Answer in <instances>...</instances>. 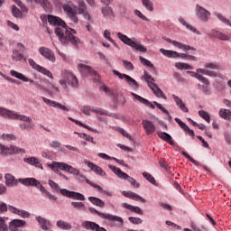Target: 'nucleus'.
Listing matches in <instances>:
<instances>
[{
    "label": "nucleus",
    "instance_id": "f257e3e1",
    "mask_svg": "<svg viewBox=\"0 0 231 231\" xmlns=\"http://www.w3.org/2000/svg\"><path fill=\"white\" fill-rule=\"evenodd\" d=\"M54 32L61 44H69V42L73 46H79L80 44V39L75 36L77 35V31L68 27V25H64L61 28H55Z\"/></svg>",
    "mask_w": 231,
    "mask_h": 231
},
{
    "label": "nucleus",
    "instance_id": "f03ea898",
    "mask_svg": "<svg viewBox=\"0 0 231 231\" xmlns=\"http://www.w3.org/2000/svg\"><path fill=\"white\" fill-rule=\"evenodd\" d=\"M61 79L59 84L65 91H69V88L72 89H79V79L71 72V70L62 69L60 72Z\"/></svg>",
    "mask_w": 231,
    "mask_h": 231
},
{
    "label": "nucleus",
    "instance_id": "7ed1b4c3",
    "mask_svg": "<svg viewBox=\"0 0 231 231\" xmlns=\"http://www.w3.org/2000/svg\"><path fill=\"white\" fill-rule=\"evenodd\" d=\"M19 183H22V185H24L25 187H36V189H39L40 192H42V196L49 198V199H51L52 201H57V199H59L55 195L48 191L35 178L20 179Z\"/></svg>",
    "mask_w": 231,
    "mask_h": 231
},
{
    "label": "nucleus",
    "instance_id": "20e7f679",
    "mask_svg": "<svg viewBox=\"0 0 231 231\" xmlns=\"http://www.w3.org/2000/svg\"><path fill=\"white\" fill-rule=\"evenodd\" d=\"M50 169L53 171V172H59V171H65L69 172V174H73L74 176H79L80 174V171L73 166L66 163V162H54L52 164H49Z\"/></svg>",
    "mask_w": 231,
    "mask_h": 231
},
{
    "label": "nucleus",
    "instance_id": "39448f33",
    "mask_svg": "<svg viewBox=\"0 0 231 231\" xmlns=\"http://www.w3.org/2000/svg\"><path fill=\"white\" fill-rule=\"evenodd\" d=\"M62 9L74 24H79V17L77 16V10H79V6L73 4V2L69 1L62 5Z\"/></svg>",
    "mask_w": 231,
    "mask_h": 231
},
{
    "label": "nucleus",
    "instance_id": "423d86ee",
    "mask_svg": "<svg viewBox=\"0 0 231 231\" xmlns=\"http://www.w3.org/2000/svg\"><path fill=\"white\" fill-rule=\"evenodd\" d=\"M116 36L118 37V39H120L122 42H124V44L130 46V48L136 50V51H140L141 53H147V48H145L141 44L136 43L131 38L127 37V35H125L122 32H117Z\"/></svg>",
    "mask_w": 231,
    "mask_h": 231
},
{
    "label": "nucleus",
    "instance_id": "0eeeda50",
    "mask_svg": "<svg viewBox=\"0 0 231 231\" xmlns=\"http://www.w3.org/2000/svg\"><path fill=\"white\" fill-rule=\"evenodd\" d=\"M108 168L121 180H127L130 185H133L134 189H140V182L136 181L134 178L129 176L127 173L122 171L120 168L113 165H108Z\"/></svg>",
    "mask_w": 231,
    "mask_h": 231
},
{
    "label": "nucleus",
    "instance_id": "6e6552de",
    "mask_svg": "<svg viewBox=\"0 0 231 231\" xmlns=\"http://www.w3.org/2000/svg\"><path fill=\"white\" fill-rule=\"evenodd\" d=\"M144 80H146L148 87L152 89L155 96H157L159 98H164V100H167V97H165L163 91L158 88L157 84H155L154 78H152V76H151L147 71H144Z\"/></svg>",
    "mask_w": 231,
    "mask_h": 231
},
{
    "label": "nucleus",
    "instance_id": "1a4fd4ad",
    "mask_svg": "<svg viewBox=\"0 0 231 231\" xmlns=\"http://www.w3.org/2000/svg\"><path fill=\"white\" fill-rule=\"evenodd\" d=\"M14 120H20V122H23L20 124V128H22L23 131H30V129H33V127H35L33 120L28 116L16 114Z\"/></svg>",
    "mask_w": 231,
    "mask_h": 231
},
{
    "label": "nucleus",
    "instance_id": "9d476101",
    "mask_svg": "<svg viewBox=\"0 0 231 231\" xmlns=\"http://www.w3.org/2000/svg\"><path fill=\"white\" fill-rule=\"evenodd\" d=\"M24 152H26V150H24L23 148H20L15 145H11L10 147H6L3 144H0L1 156H8L12 154H23Z\"/></svg>",
    "mask_w": 231,
    "mask_h": 231
},
{
    "label": "nucleus",
    "instance_id": "9b49d317",
    "mask_svg": "<svg viewBox=\"0 0 231 231\" xmlns=\"http://www.w3.org/2000/svg\"><path fill=\"white\" fill-rule=\"evenodd\" d=\"M60 193L65 198H69L71 199H78L79 201H86V197L82 193L76 191H70L66 189H60Z\"/></svg>",
    "mask_w": 231,
    "mask_h": 231
},
{
    "label": "nucleus",
    "instance_id": "f8f14e48",
    "mask_svg": "<svg viewBox=\"0 0 231 231\" xmlns=\"http://www.w3.org/2000/svg\"><path fill=\"white\" fill-rule=\"evenodd\" d=\"M90 212H94L98 217H101V219H106L107 221H118V223H121V225H124V219L120 217L111 215V214H106L102 213L95 208H90Z\"/></svg>",
    "mask_w": 231,
    "mask_h": 231
},
{
    "label": "nucleus",
    "instance_id": "ddd939ff",
    "mask_svg": "<svg viewBox=\"0 0 231 231\" xmlns=\"http://www.w3.org/2000/svg\"><path fill=\"white\" fill-rule=\"evenodd\" d=\"M113 73L114 75H116L121 79H125L128 86H130L131 88H134V89H138L140 88V85L138 84V82L134 80V79L131 78V76L127 74H122L116 69H114Z\"/></svg>",
    "mask_w": 231,
    "mask_h": 231
},
{
    "label": "nucleus",
    "instance_id": "4468645a",
    "mask_svg": "<svg viewBox=\"0 0 231 231\" xmlns=\"http://www.w3.org/2000/svg\"><path fill=\"white\" fill-rule=\"evenodd\" d=\"M28 62L32 69H35L36 71H39V73H42L43 75H45V77L53 79V74H51V71L48 70V69L37 64L35 60L32 59H29Z\"/></svg>",
    "mask_w": 231,
    "mask_h": 231
},
{
    "label": "nucleus",
    "instance_id": "2eb2a0df",
    "mask_svg": "<svg viewBox=\"0 0 231 231\" xmlns=\"http://www.w3.org/2000/svg\"><path fill=\"white\" fill-rule=\"evenodd\" d=\"M160 52L162 53L165 57H168L169 59H189V54L185 53H179L175 51H169L165 49H160Z\"/></svg>",
    "mask_w": 231,
    "mask_h": 231
},
{
    "label": "nucleus",
    "instance_id": "dca6fc26",
    "mask_svg": "<svg viewBox=\"0 0 231 231\" xmlns=\"http://www.w3.org/2000/svg\"><path fill=\"white\" fill-rule=\"evenodd\" d=\"M196 14L199 21H202V23H208V20L210 19L211 15L208 10L205 9L203 6L197 5Z\"/></svg>",
    "mask_w": 231,
    "mask_h": 231
},
{
    "label": "nucleus",
    "instance_id": "f3484780",
    "mask_svg": "<svg viewBox=\"0 0 231 231\" xmlns=\"http://www.w3.org/2000/svg\"><path fill=\"white\" fill-rule=\"evenodd\" d=\"M39 53L40 55L47 59V60H50L51 62H55V53L48 47H40Z\"/></svg>",
    "mask_w": 231,
    "mask_h": 231
},
{
    "label": "nucleus",
    "instance_id": "a211bd4d",
    "mask_svg": "<svg viewBox=\"0 0 231 231\" xmlns=\"http://www.w3.org/2000/svg\"><path fill=\"white\" fill-rule=\"evenodd\" d=\"M48 23L51 26H55V28H63V26H66V22L60 19V17L51 14L48 15Z\"/></svg>",
    "mask_w": 231,
    "mask_h": 231
},
{
    "label": "nucleus",
    "instance_id": "6ab92c4d",
    "mask_svg": "<svg viewBox=\"0 0 231 231\" xmlns=\"http://www.w3.org/2000/svg\"><path fill=\"white\" fill-rule=\"evenodd\" d=\"M78 69L80 73H82V75H92V77H97L98 75V73L93 69V68L82 63L78 65Z\"/></svg>",
    "mask_w": 231,
    "mask_h": 231
},
{
    "label": "nucleus",
    "instance_id": "aec40b11",
    "mask_svg": "<svg viewBox=\"0 0 231 231\" xmlns=\"http://www.w3.org/2000/svg\"><path fill=\"white\" fill-rule=\"evenodd\" d=\"M26 226V221L22 219H13L9 222V231H19V228Z\"/></svg>",
    "mask_w": 231,
    "mask_h": 231
},
{
    "label": "nucleus",
    "instance_id": "412c9836",
    "mask_svg": "<svg viewBox=\"0 0 231 231\" xmlns=\"http://www.w3.org/2000/svg\"><path fill=\"white\" fill-rule=\"evenodd\" d=\"M85 165H87L88 168L90 169V171H93V172H95V174H97V176H106V171H104V170L102 168H100V166H98L89 161H86Z\"/></svg>",
    "mask_w": 231,
    "mask_h": 231
},
{
    "label": "nucleus",
    "instance_id": "4be33fe9",
    "mask_svg": "<svg viewBox=\"0 0 231 231\" xmlns=\"http://www.w3.org/2000/svg\"><path fill=\"white\" fill-rule=\"evenodd\" d=\"M42 99L47 106H50L51 107H57L58 109H61V111H69V108L66 107V106L51 99H48L44 97H42Z\"/></svg>",
    "mask_w": 231,
    "mask_h": 231
},
{
    "label": "nucleus",
    "instance_id": "5701e85b",
    "mask_svg": "<svg viewBox=\"0 0 231 231\" xmlns=\"http://www.w3.org/2000/svg\"><path fill=\"white\" fill-rule=\"evenodd\" d=\"M142 124L147 135L153 134V133L156 131V126L152 121L143 120Z\"/></svg>",
    "mask_w": 231,
    "mask_h": 231
},
{
    "label": "nucleus",
    "instance_id": "b1692460",
    "mask_svg": "<svg viewBox=\"0 0 231 231\" xmlns=\"http://www.w3.org/2000/svg\"><path fill=\"white\" fill-rule=\"evenodd\" d=\"M209 39H220V41H228V36L216 29H212L208 33Z\"/></svg>",
    "mask_w": 231,
    "mask_h": 231
},
{
    "label": "nucleus",
    "instance_id": "393cba45",
    "mask_svg": "<svg viewBox=\"0 0 231 231\" xmlns=\"http://www.w3.org/2000/svg\"><path fill=\"white\" fill-rule=\"evenodd\" d=\"M122 195L125 198H128L129 199H134V201H141V203H147V200L143 199L142 196L133 192V191H123Z\"/></svg>",
    "mask_w": 231,
    "mask_h": 231
},
{
    "label": "nucleus",
    "instance_id": "a878e982",
    "mask_svg": "<svg viewBox=\"0 0 231 231\" xmlns=\"http://www.w3.org/2000/svg\"><path fill=\"white\" fill-rule=\"evenodd\" d=\"M9 211L13 212V214H16L17 216H20V217H23V219H28L30 217V212L23 209H19L14 206H9Z\"/></svg>",
    "mask_w": 231,
    "mask_h": 231
},
{
    "label": "nucleus",
    "instance_id": "bb28decb",
    "mask_svg": "<svg viewBox=\"0 0 231 231\" xmlns=\"http://www.w3.org/2000/svg\"><path fill=\"white\" fill-rule=\"evenodd\" d=\"M0 116H3L4 118H8L9 120H15L17 113L0 106Z\"/></svg>",
    "mask_w": 231,
    "mask_h": 231
},
{
    "label": "nucleus",
    "instance_id": "cd10ccee",
    "mask_svg": "<svg viewBox=\"0 0 231 231\" xmlns=\"http://www.w3.org/2000/svg\"><path fill=\"white\" fill-rule=\"evenodd\" d=\"M86 183L90 185V187H94V189H97L98 192H101V194H105L106 196H108L109 198L113 197V193L111 191L106 190L102 189L99 185L96 184L95 182L89 180L88 179H86Z\"/></svg>",
    "mask_w": 231,
    "mask_h": 231
},
{
    "label": "nucleus",
    "instance_id": "c85d7f7f",
    "mask_svg": "<svg viewBox=\"0 0 231 231\" xmlns=\"http://www.w3.org/2000/svg\"><path fill=\"white\" fill-rule=\"evenodd\" d=\"M23 162L25 163H28L29 165H32L33 167H36L37 169H41L42 171V169H44L42 167V163H41L39 159H37L36 157L24 158Z\"/></svg>",
    "mask_w": 231,
    "mask_h": 231
},
{
    "label": "nucleus",
    "instance_id": "c756f323",
    "mask_svg": "<svg viewBox=\"0 0 231 231\" xmlns=\"http://www.w3.org/2000/svg\"><path fill=\"white\" fill-rule=\"evenodd\" d=\"M123 208H126L127 210H130V212H134V214H139V216H143V211L140 207L138 206H133L128 203H123L122 204Z\"/></svg>",
    "mask_w": 231,
    "mask_h": 231
},
{
    "label": "nucleus",
    "instance_id": "7c9ffc66",
    "mask_svg": "<svg viewBox=\"0 0 231 231\" xmlns=\"http://www.w3.org/2000/svg\"><path fill=\"white\" fill-rule=\"evenodd\" d=\"M5 185L6 187H16L17 181H19L21 179H15L14 175L11 173H7L5 176Z\"/></svg>",
    "mask_w": 231,
    "mask_h": 231
},
{
    "label": "nucleus",
    "instance_id": "2f4dec72",
    "mask_svg": "<svg viewBox=\"0 0 231 231\" xmlns=\"http://www.w3.org/2000/svg\"><path fill=\"white\" fill-rule=\"evenodd\" d=\"M172 98L176 104V106H178V107H180V111H183V113H189V108L185 106L183 100H181V98L176 95H172Z\"/></svg>",
    "mask_w": 231,
    "mask_h": 231
},
{
    "label": "nucleus",
    "instance_id": "473e14b6",
    "mask_svg": "<svg viewBox=\"0 0 231 231\" xmlns=\"http://www.w3.org/2000/svg\"><path fill=\"white\" fill-rule=\"evenodd\" d=\"M11 77H14L15 79H18L19 80H22L23 82H30V84H33V79H30L23 75V73L17 72L15 70L10 71Z\"/></svg>",
    "mask_w": 231,
    "mask_h": 231
},
{
    "label": "nucleus",
    "instance_id": "72a5a7b5",
    "mask_svg": "<svg viewBox=\"0 0 231 231\" xmlns=\"http://www.w3.org/2000/svg\"><path fill=\"white\" fill-rule=\"evenodd\" d=\"M35 219L39 223L41 228H42L43 230H50V226H51L50 221L41 216L36 217Z\"/></svg>",
    "mask_w": 231,
    "mask_h": 231
},
{
    "label": "nucleus",
    "instance_id": "f704fd0d",
    "mask_svg": "<svg viewBox=\"0 0 231 231\" xmlns=\"http://www.w3.org/2000/svg\"><path fill=\"white\" fill-rule=\"evenodd\" d=\"M132 97H134V98H135V100H138V102H140L141 104L147 106V107H151V109H155V106H154V105H152V103H151L149 100L142 97L138 94L132 93Z\"/></svg>",
    "mask_w": 231,
    "mask_h": 231
},
{
    "label": "nucleus",
    "instance_id": "c9c22d12",
    "mask_svg": "<svg viewBox=\"0 0 231 231\" xmlns=\"http://www.w3.org/2000/svg\"><path fill=\"white\" fill-rule=\"evenodd\" d=\"M179 23H180V24H182V26H185L187 28V30H189V32H192L193 33H196L197 35H201V32H199V31H198V29H196L190 23H187L185 21V19H183L182 17L179 18Z\"/></svg>",
    "mask_w": 231,
    "mask_h": 231
},
{
    "label": "nucleus",
    "instance_id": "e433bc0d",
    "mask_svg": "<svg viewBox=\"0 0 231 231\" xmlns=\"http://www.w3.org/2000/svg\"><path fill=\"white\" fill-rule=\"evenodd\" d=\"M157 134L161 140H164L170 145H174V141H172V136L165 132H157Z\"/></svg>",
    "mask_w": 231,
    "mask_h": 231
},
{
    "label": "nucleus",
    "instance_id": "4c0bfd02",
    "mask_svg": "<svg viewBox=\"0 0 231 231\" xmlns=\"http://www.w3.org/2000/svg\"><path fill=\"white\" fill-rule=\"evenodd\" d=\"M88 201H90L92 205L99 207V208H104L106 207V202L97 197H88Z\"/></svg>",
    "mask_w": 231,
    "mask_h": 231
},
{
    "label": "nucleus",
    "instance_id": "58836bf2",
    "mask_svg": "<svg viewBox=\"0 0 231 231\" xmlns=\"http://www.w3.org/2000/svg\"><path fill=\"white\" fill-rule=\"evenodd\" d=\"M56 225L58 228H60L61 230H71L73 228L71 223L66 222L64 220H58Z\"/></svg>",
    "mask_w": 231,
    "mask_h": 231
},
{
    "label": "nucleus",
    "instance_id": "ea45409f",
    "mask_svg": "<svg viewBox=\"0 0 231 231\" xmlns=\"http://www.w3.org/2000/svg\"><path fill=\"white\" fill-rule=\"evenodd\" d=\"M81 226L86 230H96V228L98 227V224L91 221H84Z\"/></svg>",
    "mask_w": 231,
    "mask_h": 231
},
{
    "label": "nucleus",
    "instance_id": "a19ab883",
    "mask_svg": "<svg viewBox=\"0 0 231 231\" xmlns=\"http://www.w3.org/2000/svg\"><path fill=\"white\" fill-rule=\"evenodd\" d=\"M218 115L224 120H231V111L229 109L221 108Z\"/></svg>",
    "mask_w": 231,
    "mask_h": 231
},
{
    "label": "nucleus",
    "instance_id": "79ce46f5",
    "mask_svg": "<svg viewBox=\"0 0 231 231\" xmlns=\"http://www.w3.org/2000/svg\"><path fill=\"white\" fill-rule=\"evenodd\" d=\"M101 14L104 17H115V13L113 12V8L109 6H105L101 8Z\"/></svg>",
    "mask_w": 231,
    "mask_h": 231
},
{
    "label": "nucleus",
    "instance_id": "37998d69",
    "mask_svg": "<svg viewBox=\"0 0 231 231\" xmlns=\"http://www.w3.org/2000/svg\"><path fill=\"white\" fill-rule=\"evenodd\" d=\"M68 118L70 122H74V124H76L77 125H79L80 127H84L85 129H88V131H92V133H97V130L91 128L89 125H84V123H82L77 119H73V117H68Z\"/></svg>",
    "mask_w": 231,
    "mask_h": 231
},
{
    "label": "nucleus",
    "instance_id": "c03bdc74",
    "mask_svg": "<svg viewBox=\"0 0 231 231\" xmlns=\"http://www.w3.org/2000/svg\"><path fill=\"white\" fill-rule=\"evenodd\" d=\"M203 83L202 85V91L205 93V95H210V82H208V79L207 78H203V79L200 81Z\"/></svg>",
    "mask_w": 231,
    "mask_h": 231
},
{
    "label": "nucleus",
    "instance_id": "a18cd8bd",
    "mask_svg": "<svg viewBox=\"0 0 231 231\" xmlns=\"http://www.w3.org/2000/svg\"><path fill=\"white\" fill-rule=\"evenodd\" d=\"M8 217H0V231H9V224L6 223Z\"/></svg>",
    "mask_w": 231,
    "mask_h": 231
},
{
    "label": "nucleus",
    "instance_id": "49530a36",
    "mask_svg": "<svg viewBox=\"0 0 231 231\" xmlns=\"http://www.w3.org/2000/svg\"><path fill=\"white\" fill-rule=\"evenodd\" d=\"M175 68L178 69H194V67L189 63L176 62Z\"/></svg>",
    "mask_w": 231,
    "mask_h": 231
},
{
    "label": "nucleus",
    "instance_id": "de8ad7c7",
    "mask_svg": "<svg viewBox=\"0 0 231 231\" xmlns=\"http://www.w3.org/2000/svg\"><path fill=\"white\" fill-rule=\"evenodd\" d=\"M90 111H92V113H97V115H101L103 116H109V112L106 111L102 108H98V107H91L89 108Z\"/></svg>",
    "mask_w": 231,
    "mask_h": 231
},
{
    "label": "nucleus",
    "instance_id": "09e8293b",
    "mask_svg": "<svg viewBox=\"0 0 231 231\" xmlns=\"http://www.w3.org/2000/svg\"><path fill=\"white\" fill-rule=\"evenodd\" d=\"M104 37H105V39L109 41V42H112V44H114V46L116 48H118V44H116V42H115V40H113V38H111V32H109V30H105Z\"/></svg>",
    "mask_w": 231,
    "mask_h": 231
},
{
    "label": "nucleus",
    "instance_id": "8fccbe9b",
    "mask_svg": "<svg viewBox=\"0 0 231 231\" xmlns=\"http://www.w3.org/2000/svg\"><path fill=\"white\" fill-rule=\"evenodd\" d=\"M143 6L146 8L149 12H152L154 10V6L152 5V2L151 0H142Z\"/></svg>",
    "mask_w": 231,
    "mask_h": 231
},
{
    "label": "nucleus",
    "instance_id": "3c124183",
    "mask_svg": "<svg viewBox=\"0 0 231 231\" xmlns=\"http://www.w3.org/2000/svg\"><path fill=\"white\" fill-rule=\"evenodd\" d=\"M143 178H145V180H147V181H149L150 183H152V185H156V179H154L151 173L144 171L143 172Z\"/></svg>",
    "mask_w": 231,
    "mask_h": 231
},
{
    "label": "nucleus",
    "instance_id": "603ef678",
    "mask_svg": "<svg viewBox=\"0 0 231 231\" xmlns=\"http://www.w3.org/2000/svg\"><path fill=\"white\" fill-rule=\"evenodd\" d=\"M13 60H26V59H24V56L23 54H21L19 51H13V56H12Z\"/></svg>",
    "mask_w": 231,
    "mask_h": 231
},
{
    "label": "nucleus",
    "instance_id": "864d4df0",
    "mask_svg": "<svg viewBox=\"0 0 231 231\" xmlns=\"http://www.w3.org/2000/svg\"><path fill=\"white\" fill-rule=\"evenodd\" d=\"M199 115L201 118H203L208 124H210V116L208 115V112L205 110L199 111Z\"/></svg>",
    "mask_w": 231,
    "mask_h": 231
},
{
    "label": "nucleus",
    "instance_id": "5fc2aeb1",
    "mask_svg": "<svg viewBox=\"0 0 231 231\" xmlns=\"http://www.w3.org/2000/svg\"><path fill=\"white\" fill-rule=\"evenodd\" d=\"M34 3H36V5H40V6H42V8H44V9L50 6L49 0H34Z\"/></svg>",
    "mask_w": 231,
    "mask_h": 231
},
{
    "label": "nucleus",
    "instance_id": "6e6d98bb",
    "mask_svg": "<svg viewBox=\"0 0 231 231\" xmlns=\"http://www.w3.org/2000/svg\"><path fill=\"white\" fill-rule=\"evenodd\" d=\"M2 140H5V142H14L15 135L12 134H3Z\"/></svg>",
    "mask_w": 231,
    "mask_h": 231
},
{
    "label": "nucleus",
    "instance_id": "4d7b16f0",
    "mask_svg": "<svg viewBox=\"0 0 231 231\" xmlns=\"http://www.w3.org/2000/svg\"><path fill=\"white\" fill-rule=\"evenodd\" d=\"M128 221H130V223H132L133 225H142V223H143L142 218L134 217H128Z\"/></svg>",
    "mask_w": 231,
    "mask_h": 231
},
{
    "label": "nucleus",
    "instance_id": "13d9d810",
    "mask_svg": "<svg viewBox=\"0 0 231 231\" xmlns=\"http://www.w3.org/2000/svg\"><path fill=\"white\" fill-rule=\"evenodd\" d=\"M197 72L199 75H208V77H212L214 75V72L207 70L205 69H198Z\"/></svg>",
    "mask_w": 231,
    "mask_h": 231
},
{
    "label": "nucleus",
    "instance_id": "bf43d9fd",
    "mask_svg": "<svg viewBox=\"0 0 231 231\" xmlns=\"http://www.w3.org/2000/svg\"><path fill=\"white\" fill-rule=\"evenodd\" d=\"M204 67L208 69H219V65L214 62L205 63Z\"/></svg>",
    "mask_w": 231,
    "mask_h": 231
},
{
    "label": "nucleus",
    "instance_id": "052dcab7",
    "mask_svg": "<svg viewBox=\"0 0 231 231\" xmlns=\"http://www.w3.org/2000/svg\"><path fill=\"white\" fill-rule=\"evenodd\" d=\"M118 133H120L121 134H123V136H125V138H127L128 140H133V137L131 136V134H129V133H127V131H125L124 128H117Z\"/></svg>",
    "mask_w": 231,
    "mask_h": 231
},
{
    "label": "nucleus",
    "instance_id": "680f3d73",
    "mask_svg": "<svg viewBox=\"0 0 231 231\" xmlns=\"http://www.w3.org/2000/svg\"><path fill=\"white\" fill-rule=\"evenodd\" d=\"M175 122L179 124L180 127L183 129V131L189 130V125L187 124L183 123L180 118L176 117Z\"/></svg>",
    "mask_w": 231,
    "mask_h": 231
},
{
    "label": "nucleus",
    "instance_id": "e2e57ef3",
    "mask_svg": "<svg viewBox=\"0 0 231 231\" xmlns=\"http://www.w3.org/2000/svg\"><path fill=\"white\" fill-rule=\"evenodd\" d=\"M49 187H51V189L56 191L60 190V187H59V184H57L55 181L51 180H49Z\"/></svg>",
    "mask_w": 231,
    "mask_h": 231
},
{
    "label": "nucleus",
    "instance_id": "0e129e2a",
    "mask_svg": "<svg viewBox=\"0 0 231 231\" xmlns=\"http://www.w3.org/2000/svg\"><path fill=\"white\" fill-rule=\"evenodd\" d=\"M181 154L187 158V160H189V162H191V163H193L194 165H199V163H198V162H196V160H194V158L190 157V155H189V153H187L186 152L182 151Z\"/></svg>",
    "mask_w": 231,
    "mask_h": 231
},
{
    "label": "nucleus",
    "instance_id": "69168bd1",
    "mask_svg": "<svg viewBox=\"0 0 231 231\" xmlns=\"http://www.w3.org/2000/svg\"><path fill=\"white\" fill-rule=\"evenodd\" d=\"M139 59H140L141 62L143 64H144L145 66H148V68H154V65L152 64L151 61H149V60H147L142 56H140Z\"/></svg>",
    "mask_w": 231,
    "mask_h": 231
},
{
    "label": "nucleus",
    "instance_id": "338daca9",
    "mask_svg": "<svg viewBox=\"0 0 231 231\" xmlns=\"http://www.w3.org/2000/svg\"><path fill=\"white\" fill-rule=\"evenodd\" d=\"M72 207H74V208H77L78 210H80V208H85L86 205L84 204V202H71Z\"/></svg>",
    "mask_w": 231,
    "mask_h": 231
},
{
    "label": "nucleus",
    "instance_id": "774afa93",
    "mask_svg": "<svg viewBox=\"0 0 231 231\" xmlns=\"http://www.w3.org/2000/svg\"><path fill=\"white\" fill-rule=\"evenodd\" d=\"M187 73H189L191 75V77H194L195 79H197L198 80L202 81L203 79L205 77H203V75L199 74L198 72H194V71H187Z\"/></svg>",
    "mask_w": 231,
    "mask_h": 231
}]
</instances>
